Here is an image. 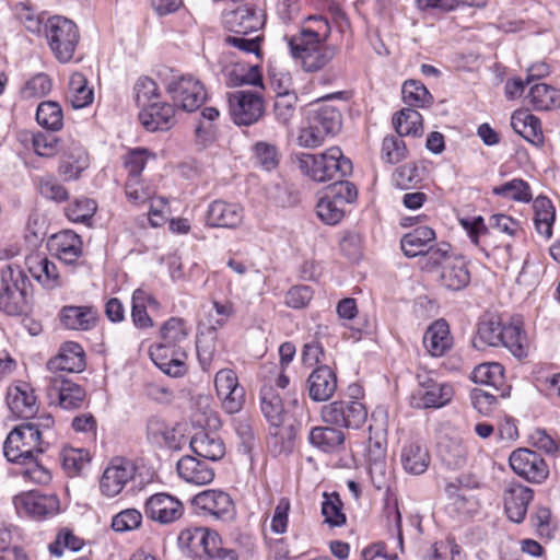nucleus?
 Returning <instances> with one entry per match:
<instances>
[{
	"mask_svg": "<svg viewBox=\"0 0 560 560\" xmlns=\"http://www.w3.org/2000/svg\"><path fill=\"white\" fill-rule=\"evenodd\" d=\"M47 447L48 443L43 441L38 428L26 421L10 431L3 443V454L10 463L25 467L21 471L24 478L46 485L51 480V474L39 456Z\"/></svg>",
	"mask_w": 560,
	"mask_h": 560,
	"instance_id": "1",
	"label": "nucleus"
},
{
	"mask_svg": "<svg viewBox=\"0 0 560 560\" xmlns=\"http://www.w3.org/2000/svg\"><path fill=\"white\" fill-rule=\"evenodd\" d=\"M472 343L477 349L502 346L517 359L528 353V340L521 319L513 317L505 323L497 313H486L479 318Z\"/></svg>",
	"mask_w": 560,
	"mask_h": 560,
	"instance_id": "2",
	"label": "nucleus"
},
{
	"mask_svg": "<svg viewBox=\"0 0 560 560\" xmlns=\"http://www.w3.org/2000/svg\"><path fill=\"white\" fill-rule=\"evenodd\" d=\"M299 170L318 183L345 178L352 173V162L338 147H331L323 153H299L295 155Z\"/></svg>",
	"mask_w": 560,
	"mask_h": 560,
	"instance_id": "3",
	"label": "nucleus"
},
{
	"mask_svg": "<svg viewBox=\"0 0 560 560\" xmlns=\"http://www.w3.org/2000/svg\"><path fill=\"white\" fill-rule=\"evenodd\" d=\"M32 283L23 269L7 265L0 271V312L21 316L28 312Z\"/></svg>",
	"mask_w": 560,
	"mask_h": 560,
	"instance_id": "4",
	"label": "nucleus"
},
{
	"mask_svg": "<svg viewBox=\"0 0 560 560\" xmlns=\"http://www.w3.org/2000/svg\"><path fill=\"white\" fill-rule=\"evenodd\" d=\"M307 124L300 131L299 143L305 148H317L327 137H334L341 130L342 115L335 106L317 104L308 112Z\"/></svg>",
	"mask_w": 560,
	"mask_h": 560,
	"instance_id": "5",
	"label": "nucleus"
},
{
	"mask_svg": "<svg viewBox=\"0 0 560 560\" xmlns=\"http://www.w3.org/2000/svg\"><path fill=\"white\" fill-rule=\"evenodd\" d=\"M45 34L56 59L62 63L69 62L80 40L77 24L67 18L56 15L47 20Z\"/></svg>",
	"mask_w": 560,
	"mask_h": 560,
	"instance_id": "6",
	"label": "nucleus"
},
{
	"mask_svg": "<svg viewBox=\"0 0 560 560\" xmlns=\"http://www.w3.org/2000/svg\"><path fill=\"white\" fill-rule=\"evenodd\" d=\"M322 420L338 429H360L368 419L365 406L358 400H336L322 407Z\"/></svg>",
	"mask_w": 560,
	"mask_h": 560,
	"instance_id": "7",
	"label": "nucleus"
},
{
	"mask_svg": "<svg viewBox=\"0 0 560 560\" xmlns=\"http://www.w3.org/2000/svg\"><path fill=\"white\" fill-rule=\"evenodd\" d=\"M173 106L192 113L207 100L203 84L190 74L173 78L166 86Z\"/></svg>",
	"mask_w": 560,
	"mask_h": 560,
	"instance_id": "8",
	"label": "nucleus"
},
{
	"mask_svg": "<svg viewBox=\"0 0 560 560\" xmlns=\"http://www.w3.org/2000/svg\"><path fill=\"white\" fill-rule=\"evenodd\" d=\"M229 114L237 126H250L265 114L262 97L252 91H235L228 94Z\"/></svg>",
	"mask_w": 560,
	"mask_h": 560,
	"instance_id": "9",
	"label": "nucleus"
},
{
	"mask_svg": "<svg viewBox=\"0 0 560 560\" xmlns=\"http://www.w3.org/2000/svg\"><path fill=\"white\" fill-rule=\"evenodd\" d=\"M197 513L212 516L215 520L232 521L235 517V506L231 495L221 490L208 489L191 499Z\"/></svg>",
	"mask_w": 560,
	"mask_h": 560,
	"instance_id": "10",
	"label": "nucleus"
},
{
	"mask_svg": "<svg viewBox=\"0 0 560 560\" xmlns=\"http://www.w3.org/2000/svg\"><path fill=\"white\" fill-rule=\"evenodd\" d=\"M46 245L50 255L63 265L72 268L83 265L80 260L83 255V242L75 232L63 230L55 233L49 236Z\"/></svg>",
	"mask_w": 560,
	"mask_h": 560,
	"instance_id": "11",
	"label": "nucleus"
},
{
	"mask_svg": "<svg viewBox=\"0 0 560 560\" xmlns=\"http://www.w3.org/2000/svg\"><path fill=\"white\" fill-rule=\"evenodd\" d=\"M512 470L533 483H540L549 476V467L545 459L529 448H517L509 457Z\"/></svg>",
	"mask_w": 560,
	"mask_h": 560,
	"instance_id": "12",
	"label": "nucleus"
},
{
	"mask_svg": "<svg viewBox=\"0 0 560 560\" xmlns=\"http://www.w3.org/2000/svg\"><path fill=\"white\" fill-rule=\"evenodd\" d=\"M13 503L19 515L36 521L54 516L59 511V500L56 495H45L36 491L15 495Z\"/></svg>",
	"mask_w": 560,
	"mask_h": 560,
	"instance_id": "13",
	"label": "nucleus"
},
{
	"mask_svg": "<svg viewBox=\"0 0 560 560\" xmlns=\"http://www.w3.org/2000/svg\"><path fill=\"white\" fill-rule=\"evenodd\" d=\"M454 396V388L448 383H439L425 376L419 381V387L412 393L411 405L415 408H442L446 406Z\"/></svg>",
	"mask_w": 560,
	"mask_h": 560,
	"instance_id": "14",
	"label": "nucleus"
},
{
	"mask_svg": "<svg viewBox=\"0 0 560 560\" xmlns=\"http://www.w3.org/2000/svg\"><path fill=\"white\" fill-rule=\"evenodd\" d=\"M183 514V502L166 492L154 493L145 500L144 515L155 523L172 524L178 521Z\"/></svg>",
	"mask_w": 560,
	"mask_h": 560,
	"instance_id": "15",
	"label": "nucleus"
},
{
	"mask_svg": "<svg viewBox=\"0 0 560 560\" xmlns=\"http://www.w3.org/2000/svg\"><path fill=\"white\" fill-rule=\"evenodd\" d=\"M136 471L137 467L131 460L122 457L112 459L100 480L102 493L108 498L116 497L135 478Z\"/></svg>",
	"mask_w": 560,
	"mask_h": 560,
	"instance_id": "16",
	"label": "nucleus"
},
{
	"mask_svg": "<svg viewBox=\"0 0 560 560\" xmlns=\"http://www.w3.org/2000/svg\"><path fill=\"white\" fill-rule=\"evenodd\" d=\"M218 396L222 406L229 413L238 412L244 402V389L238 385L236 373L231 369H221L214 377Z\"/></svg>",
	"mask_w": 560,
	"mask_h": 560,
	"instance_id": "17",
	"label": "nucleus"
},
{
	"mask_svg": "<svg viewBox=\"0 0 560 560\" xmlns=\"http://www.w3.org/2000/svg\"><path fill=\"white\" fill-rule=\"evenodd\" d=\"M150 357L153 363L166 375L179 377L186 373V352L180 346L159 343L150 348Z\"/></svg>",
	"mask_w": 560,
	"mask_h": 560,
	"instance_id": "18",
	"label": "nucleus"
},
{
	"mask_svg": "<svg viewBox=\"0 0 560 560\" xmlns=\"http://www.w3.org/2000/svg\"><path fill=\"white\" fill-rule=\"evenodd\" d=\"M47 394L50 399L56 397L58 405L65 410L81 408L86 397L83 387L61 375H55L49 378Z\"/></svg>",
	"mask_w": 560,
	"mask_h": 560,
	"instance_id": "19",
	"label": "nucleus"
},
{
	"mask_svg": "<svg viewBox=\"0 0 560 560\" xmlns=\"http://www.w3.org/2000/svg\"><path fill=\"white\" fill-rule=\"evenodd\" d=\"M244 219V208L236 202L221 199L209 203L206 212V224L209 228L236 229Z\"/></svg>",
	"mask_w": 560,
	"mask_h": 560,
	"instance_id": "20",
	"label": "nucleus"
},
{
	"mask_svg": "<svg viewBox=\"0 0 560 560\" xmlns=\"http://www.w3.org/2000/svg\"><path fill=\"white\" fill-rule=\"evenodd\" d=\"M534 498V491L518 482L511 481L503 493L505 513L514 523H522L526 516L529 503Z\"/></svg>",
	"mask_w": 560,
	"mask_h": 560,
	"instance_id": "21",
	"label": "nucleus"
},
{
	"mask_svg": "<svg viewBox=\"0 0 560 560\" xmlns=\"http://www.w3.org/2000/svg\"><path fill=\"white\" fill-rule=\"evenodd\" d=\"M145 438L149 444L156 447H179L176 425L160 415H152L145 422Z\"/></svg>",
	"mask_w": 560,
	"mask_h": 560,
	"instance_id": "22",
	"label": "nucleus"
},
{
	"mask_svg": "<svg viewBox=\"0 0 560 560\" xmlns=\"http://www.w3.org/2000/svg\"><path fill=\"white\" fill-rule=\"evenodd\" d=\"M58 172L66 180L78 179L89 166V158L84 148L77 141L62 142Z\"/></svg>",
	"mask_w": 560,
	"mask_h": 560,
	"instance_id": "23",
	"label": "nucleus"
},
{
	"mask_svg": "<svg viewBox=\"0 0 560 560\" xmlns=\"http://www.w3.org/2000/svg\"><path fill=\"white\" fill-rule=\"evenodd\" d=\"M223 23L228 31L242 35L256 32L264 25L262 16L248 4L238 5L235 10L226 12L223 15Z\"/></svg>",
	"mask_w": 560,
	"mask_h": 560,
	"instance_id": "24",
	"label": "nucleus"
},
{
	"mask_svg": "<svg viewBox=\"0 0 560 560\" xmlns=\"http://www.w3.org/2000/svg\"><path fill=\"white\" fill-rule=\"evenodd\" d=\"M308 397L316 402L329 400L337 389V375L328 365L316 368L306 380Z\"/></svg>",
	"mask_w": 560,
	"mask_h": 560,
	"instance_id": "25",
	"label": "nucleus"
},
{
	"mask_svg": "<svg viewBox=\"0 0 560 560\" xmlns=\"http://www.w3.org/2000/svg\"><path fill=\"white\" fill-rule=\"evenodd\" d=\"M26 267L32 277L45 289L52 290L63 285V280L55 262L42 254H31L25 259Z\"/></svg>",
	"mask_w": 560,
	"mask_h": 560,
	"instance_id": "26",
	"label": "nucleus"
},
{
	"mask_svg": "<svg viewBox=\"0 0 560 560\" xmlns=\"http://www.w3.org/2000/svg\"><path fill=\"white\" fill-rule=\"evenodd\" d=\"M139 120L148 131H166L175 124V107L170 103L149 104L140 110Z\"/></svg>",
	"mask_w": 560,
	"mask_h": 560,
	"instance_id": "27",
	"label": "nucleus"
},
{
	"mask_svg": "<svg viewBox=\"0 0 560 560\" xmlns=\"http://www.w3.org/2000/svg\"><path fill=\"white\" fill-rule=\"evenodd\" d=\"M85 353L83 348L73 341L66 342L60 352L47 362L50 372L80 373L85 369Z\"/></svg>",
	"mask_w": 560,
	"mask_h": 560,
	"instance_id": "28",
	"label": "nucleus"
},
{
	"mask_svg": "<svg viewBox=\"0 0 560 560\" xmlns=\"http://www.w3.org/2000/svg\"><path fill=\"white\" fill-rule=\"evenodd\" d=\"M470 282V272L463 257L446 259L440 273L441 285L451 292L464 290Z\"/></svg>",
	"mask_w": 560,
	"mask_h": 560,
	"instance_id": "29",
	"label": "nucleus"
},
{
	"mask_svg": "<svg viewBox=\"0 0 560 560\" xmlns=\"http://www.w3.org/2000/svg\"><path fill=\"white\" fill-rule=\"evenodd\" d=\"M176 469L182 479L194 485H207L214 478L213 468L197 456H183L177 462Z\"/></svg>",
	"mask_w": 560,
	"mask_h": 560,
	"instance_id": "30",
	"label": "nucleus"
},
{
	"mask_svg": "<svg viewBox=\"0 0 560 560\" xmlns=\"http://www.w3.org/2000/svg\"><path fill=\"white\" fill-rule=\"evenodd\" d=\"M435 232L429 226H418L406 233L400 240V247L409 258L427 255L435 243Z\"/></svg>",
	"mask_w": 560,
	"mask_h": 560,
	"instance_id": "31",
	"label": "nucleus"
},
{
	"mask_svg": "<svg viewBox=\"0 0 560 560\" xmlns=\"http://www.w3.org/2000/svg\"><path fill=\"white\" fill-rule=\"evenodd\" d=\"M431 462L428 448L419 441L406 442L400 452V463L404 470L410 475H422Z\"/></svg>",
	"mask_w": 560,
	"mask_h": 560,
	"instance_id": "32",
	"label": "nucleus"
},
{
	"mask_svg": "<svg viewBox=\"0 0 560 560\" xmlns=\"http://www.w3.org/2000/svg\"><path fill=\"white\" fill-rule=\"evenodd\" d=\"M346 435L335 425L314 427L308 434L310 444L327 454L339 453L343 450Z\"/></svg>",
	"mask_w": 560,
	"mask_h": 560,
	"instance_id": "33",
	"label": "nucleus"
},
{
	"mask_svg": "<svg viewBox=\"0 0 560 560\" xmlns=\"http://www.w3.org/2000/svg\"><path fill=\"white\" fill-rule=\"evenodd\" d=\"M511 126L513 130L534 145L544 143L541 122L538 117L527 110L518 109L512 114Z\"/></svg>",
	"mask_w": 560,
	"mask_h": 560,
	"instance_id": "34",
	"label": "nucleus"
},
{
	"mask_svg": "<svg viewBox=\"0 0 560 560\" xmlns=\"http://www.w3.org/2000/svg\"><path fill=\"white\" fill-rule=\"evenodd\" d=\"M189 446L197 457L211 462L221 459L225 453L222 440L207 431L197 432L191 438Z\"/></svg>",
	"mask_w": 560,
	"mask_h": 560,
	"instance_id": "35",
	"label": "nucleus"
},
{
	"mask_svg": "<svg viewBox=\"0 0 560 560\" xmlns=\"http://www.w3.org/2000/svg\"><path fill=\"white\" fill-rule=\"evenodd\" d=\"M60 320L65 327L74 330H89L97 320V312L93 306H63L60 312Z\"/></svg>",
	"mask_w": 560,
	"mask_h": 560,
	"instance_id": "36",
	"label": "nucleus"
},
{
	"mask_svg": "<svg viewBox=\"0 0 560 560\" xmlns=\"http://www.w3.org/2000/svg\"><path fill=\"white\" fill-rule=\"evenodd\" d=\"M7 404L16 417L23 419L33 417L37 410L36 397L27 384L9 389Z\"/></svg>",
	"mask_w": 560,
	"mask_h": 560,
	"instance_id": "37",
	"label": "nucleus"
},
{
	"mask_svg": "<svg viewBox=\"0 0 560 560\" xmlns=\"http://www.w3.org/2000/svg\"><path fill=\"white\" fill-rule=\"evenodd\" d=\"M423 345L433 357H441L451 349L453 339L444 319L435 320L430 325L423 336Z\"/></svg>",
	"mask_w": 560,
	"mask_h": 560,
	"instance_id": "38",
	"label": "nucleus"
},
{
	"mask_svg": "<svg viewBox=\"0 0 560 560\" xmlns=\"http://www.w3.org/2000/svg\"><path fill=\"white\" fill-rule=\"evenodd\" d=\"M260 410L270 425H281L284 420V406L281 396L272 385H264L259 392Z\"/></svg>",
	"mask_w": 560,
	"mask_h": 560,
	"instance_id": "39",
	"label": "nucleus"
},
{
	"mask_svg": "<svg viewBox=\"0 0 560 560\" xmlns=\"http://www.w3.org/2000/svg\"><path fill=\"white\" fill-rule=\"evenodd\" d=\"M438 455L446 467L458 469L465 466L468 452L460 440L444 438L438 444Z\"/></svg>",
	"mask_w": 560,
	"mask_h": 560,
	"instance_id": "40",
	"label": "nucleus"
},
{
	"mask_svg": "<svg viewBox=\"0 0 560 560\" xmlns=\"http://www.w3.org/2000/svg\"><path fill=\"white\" fill-rule=\"evenodd\" d=\"M526 100L535 110H551L560 107V90L545 83H536L530 88Z\"/></svg>",
	"mask_w": 560,
	"mask_h": 560,
	"instance_id": "41",
	"label": "nucleus"
},
{
	"mask_svg": "<svg viewBox=\"0 0 560 560\" xmlns=\"http://www.w3.org/2000/svg\"><path fill=\"white\" fill-rule=\"evenodd\" d=\"M533 210L536 231L546 238H550L556 218L551 200L545 196H538L533 201Z\"/></svg>",
	"mask_w": 560,
	"mask_h": 560,
	"instance_id": "42",
	"label": "nucleus"
},
{
	"mask_svg": "<svg viewBox=\"0 0 560 560\" xmlns=\"http://www.w3.org/2000/svg\"><path fill=\"white\" fill-rule=\"evenodd\" d=\"M226 84L231 88L242 85L262 86V77L259 66L235 63L226 68Z\"/></svg>",
	"mask_w": 560,
	"mask_h": 560,
	"instance_id": "43",
	"label": "nucleus"
},
{
	"mask_svg": "<svg viewBox=\"0 0 560 560\" xmlns=\"http://www.w3.org/2000/svg\"><path fill=\"white\" fill-rule=\"evenodd\" d=\"M68 100L75 109L89 106L94 100L92 88L88 86V80L80 72L73 73L69 79Z\"/></svg>",
	"mask_w": 560,
	"mask_h": 560,
	"instance_id": "44",
	"label": "nucleus"
},
{
	"mask_svg": "<svg viewBox=\"0 0 560 560\" xmlns=\"http://www.w3.org/2000/svg\"><path fill=\"white\" fill-rule=\"evenodd\" d=\"M393 126L399 137L421 136L423 131L422 117L415 108H404L393 117Z\"/></svg>",
	"mask_w": 560,
	"mask_h": 560,
	"instance_id": "45",
	"label": "nucleus"
},
{
	"mask_svg": "<svg viewBox=\"0 0 560 560\" xmlns=\"http://www.w3.org/2000/svg\"><path fill=\"white\" fill-rule=\"evenodd\" d=\"M295 431L293 425H270L268 446L275 455L290 454L294 447Z\"/></svg>",
	"mask_w": 560,
	"mask_h": 560,
	"instance_id": "46",
	"label": "nucleus"
},
{
	"mask_svg": "<svg viewBox=\"0 0 560 560\" xmlns=\"http://www.w3.org/2000/svg\"><path fill=\"white\" fill-rule=\"evenodd\" d=\"M37 124L50 131H59L63 127V112L58 102L44 101L36 109Z\"/></svg>",
	"mask_w": 560,
	"mask_h": 560,
	"instance_id": "47",
	"label": "nucleus"
},
{
	"mask_svg": "<svg viewBox=\"0 0 560 560\" xmlns=\"http://www.w3.org/2000/svg\"><path fill=\"white\" fill-rule=\"evenodd\" d=\"M322 43L323 40L317 32L303 28L289 39V48L294 58L302 60L306 54L313 51Z\"/></svg>",
	"mask_w": 560,
	"mask_h": 560,
	"instance_id": "48",
	"label": "nucleus"
},
{
	"mask_svg": "<svg viewBox=\"0 0 560 560\" xmlns=\"http://www.w3.org/2000/svg\"><path fill=\"white\" fill-rule=\"evenodd\" d=\"M215 328H208L207 332L197 336L196 349L199 364L205 372H210L212 362L214 361L215 349Z\"/></svg>",
	"mask_w": 560,
	"mask_h": 560,
	"instance_id": "49",
	"label": "nucleus"
},
{
	"mask_svg": "<svg viewBox=\"0 0 560 560\" xmlns=\"http://www.w3.org/2000/svg\"><path fill=\"white\" fill-rule=\"evenodd\" d=\"M322 515L324 522L330 527H340L346 524L347 516L342 512L343 503L337 492L323 493Z\"/></svg>",
	"mask_w": 560,
	"mask_h": 560,
	"instance_id": "50",
	"label": "nucleus"
},
{
	"mask_svg": "<svg viewBox=\"0 0 560 560\" xmlns=\"http://www.w3.org/2000/svg\"><path fill=\"white\" fill-rule=\"evenodd\" d=\"M492 194L524 203H527L533 199L529 184L521 178H514L500 186L493 187Z\"/></svg>",
	"mask_w": 560,
	"mask_h": 560,
	"instance_id": "51",
	"label": "nucleus"
},
{
	"mask_svg": "<svg viewBox=\"0 0 560 560\" xmlns=\"http://www.w3.org/2000/svg\"><path fill=\"white\" fill-rule=\"evenodd\" d=\"M404 103L417 108L427 107L432 103V95L425 85L418 80H407L401 88Z\"/></svg>",
	"mask_w": 560,
	"mask_h": 560,
	"instance_id": "52",
	"label": "nucleus"
},
{
	"mask_svg": "<svg viewBox=\"0 0 560 560\" xmlns=\"http://www.w3.org/2000/svg\"><path fill=\"white\" fill-rule=\"evenodd\" d=\"M336 52L337 49L335 46L327 45L323 42L301 60L302 67L307 72L319 71L334 59Z\"/></svg>",
	"mask_w": 560,
	"mask_h": 560,
	"instance_id": "53",
	"label": "nucleus"
},
{
	"mask_svg": "<svg viewBox=\"0 0 560 560\" xmlns=\"http://www.w3.org/2000/svg\"><path fill=\"white\" fill-rule=\"evenodd\" d=\"M407 155L408 150L401 137L393 135L384 137L381 156L385 163L397 164L405 160Z\"/></svg>",
	"mask_w": 560,
	"mask_h": 560,
	"instance_id": "54",
	"label": "nucleus"
},
{
	"mask_svg": "<svg viewBox=\"0 0 560 560\" xmlns=\"http://www.w3.org/2000/svg\"><path fill=\"white\" fill-rule=\"evenodd\" d=\"M332 180L334 183L328 186L325 194L327 197L345 207L357 200L358 189L353 183L345 180V178Z\"/></svg>",
	"mask_w": 560,
	"mask_h": 560,
	"instance_id": "55",
	"label": "nucleus"
},
{
	"mask_svg": "<svg viewBox=\"0 0 560 560\" xmlns=\"http://www.w3.org/2000/svg\"><path fill=\"white\" fill-rule=\"evenodd\" d=\"M125 192L129 201L139 205L152 199L155 189L140 177H128L125 184Z\"/></svg>",
	"mask_w": 560,
	"mask_h": 560,
	"instance_id": "56",
	"label": "nucleus"
},
{
	"mask_svg": "<svg viewBox=\"0 0 560 560\" xmlns=\"http://www.w3.org/2000/svg\"><path fill=\"white\" fill-rule=\"evenodd\" d=\"M97 210V205L93 199H77L66 208L67 218L75 223H90Z\"/></svg>",
	"mask_w": 560,
	"mask_h": 560,
	"instance_id": "57",
	"label": "nucleus"
},
{
	"mask_svg": "<svg viewBox=\"0 0 560 560\" xmlns=\"http://www.w3.org/2000/svg\"><path fill=\"white\" fill-rule=\"evenodd\" d=\"M318 218L328 225L338 224L345 217V206L324 195L316 205Z\"/></svg>",
	"mask_w": 560,
	"mask_h": 560,
	"instance_id": "58",
	"label": "nucleus"
},
{
	"mask_svg": "<svg viewBox=\"0 0 560 560\" xmlns=\"http://www.w3.org/2000/svg\"><path fill=\"white\" fill-rule=\"evenodd\" d=\"M160 335L164 343L179 346L188 336L184 319L179 317L168 318L160 328Z\"/></svg>",
	"mask_w": 560,
	"mask_h": 560,
	"instance_id": "59",
	"label": "nucleus"
},
{
	"mask_svg": "<svg viewBox=\"0 0 560 560\" xmlns=\"http://www.w3.org/2000/svg\"><path fill=\"white\" fill-rule=\"evenodd\" d=\"M298 103L296 93L276 96L273 103V113L277 121L288 126L295 116Z\"/></svg>",
	"mask_w": 560,
	"mask_h": 560,
	"instance_id": "60",
	"label": "nucleus"
},
{
	"mask_svg": "<svg viewBox=\"0 0 560 560\" xmlns=\"http://www.w3.org/2000/svg\"><path fill=\"white\" fill-rule=\"evenodd\" d=\"M62 142L65 141L50 133L37 132L32 137L35 153L45 158L54 156L60 152Z\"/></svg>",
	"mask_w": 560,
	"mask_h": 560,
	"instance_id": "61",
	"label": "nucleus"
},
{
	"mask_svg": "<svg viewBox=\"0 0 560 560\" xmlns=\"http://www.w3.org/2000/svg\"><path fill=\"white\" fill-rule=\"evenodd\" d=\"M502 373L503 368L499 363L482 364L474 371V381L499 392V382L501 383Z\"/></svg>",
	"mask_w": 560,
	"mask_h": 560,
	"instance_id": "62",
	"label": "nucleus"
},
{
	"mask_svg": "<svg viewBox=\"0 0 560 560\" xmlns=\"http://www.w3.org/2000/svg\"><path fill=\"white\" fill-rule=\"evenodd\" d=\"M393 183L400 189H410L421 182L420 170L410 162L397 167L392 175Z\"/></svg>",
	"mask_w": 560,
	"mask_h": 560,
	"instance_id": "63",
	"label": "nucleus"
},
{
	"mask_svg": "<svg viewBox=\"0 0 560 560\" xmlns=\"http://www.w3.org/2000/svg\"><path fill=\"white\" fill-rule=\"evenodd\" d=\"M133 94L137 105L143 108L159 97V88L151 78L141 77L135 83Z\"/></svg>",
	"mask_w": 560,
	"mask_h": 560,
	"instance_id": "64",
	"label": "nucleus"
}]
</instances>
